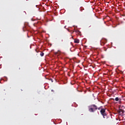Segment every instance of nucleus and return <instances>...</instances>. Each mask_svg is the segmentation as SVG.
<instances>
[{"label":"nucleus","instance_id":"nucleus-12","mask_svg":"<svg viewBox=\"0 0 125 125\" xmlns=\"http://www.w3.org/2000/svg\"><path fill=\"white\" fill-rule=\"evenodd\" d=\"M98 110H100V107L98 108Z\"/></svg>","mask_w":125,"mask_h":125},{"label":"nucleus","instance_id":"nucleus-2","mask_svg":"<svg viewBox=\"0 0 125 125\" xmlns=\"http://www.w3.org/2000/svg\"><path fill=\"white\" fill-rule=\"evenodd\" d=\"M98 107L97 106H96L95 104H92L90 105L89 107V111L91 112H95L96 110H97Z\"/></svg>","mask_w":125,"mask_h":125},{"label":"nucleus","instance_id":"nucleus-14","mask_svg":"<svg viewBox=\"0 0 125 125\" xmlns=\"http://www.w3.org/2000/svg\"><path fill=\"white\" fill-rule=\"evenodd\" d=\"M49 21H52V20H49Z\"/></svg>","mask_w":125,"mask_h":125},{"label":"nucleus","instance_id":"nucleus-6","mask_svg":"<svg viewBox=\"0 0 125 125\" xmlns=\"http://www.w3.org/2000/svg\"><path fill=\"white\" fill-rule=\"evenodd\" d=\"M40 55L42 57V56L44 55V53H42V52H40Z\"/></svg>","mask_w":125,"mask_h":125},{"label":"nucleus","instance_id":"nucleus-7","mask_svg":"<svg viewBox=\"0 0 125 125\" xmlns=\"http://www.w3.org/2000/svg\"><path fill=\"white\" fill-rule=\"evenodd\" d=\"M113 100H115V101H119V98L116 97L115 99H113Z\"/></svg>","mask_w":125,"mask_h":125},{"label":"nucleus","instance_id":"nucleus-15","mask_svg":"<svg viewBox=\"0 0 125 125\" xmlns=\"http://www.w3.org/2000/svg\"><path fill=\"white\" fill-rule=\"evenodd\" d=\"M19 70H20V68H19Z\"/></svg>","mask_w":125,"mask_h":125},{"label":"nucleus","instance_id":"nucleus-4","mask_svg":"<svg viewBox=\"0 0 125 125\" xmlns=\"http://www.w3.org/2000/svg\"><path fill=\"white\" fill-rule=\"evenodd\" d=\"M75 43H80V40L79 39H75L74 40Z\"/></svg>","mask_w":125,"mask_h":125},{"label":"nucleus","instance_id":"nucleus-5","mask_svg":"<svg viewBox=\"0 0 125 125\" xmlns=\"http://www.w3.org/2000/svg\"><path fill=\"white\" fill-rule=\"evenodd\" d=\"M48 81H49V83H53V80L51 78H48Z\"/></svg>","mask_w":125,"mask_h":125},{"label":"nucleus","instance_id":"nucleus-9","mask_svg":"<svg viewBox=\"0 0 125 125\" xmlns=\"http://www.w3.org/2000/svg\"><path fill=\"white\" fill-rule=\"evenodd\" d=\"M51 91H52V92H54V90H52Z\"/></svg>","mask_w":125,"mask_h":125},{"label":"nucleus","instance_id":"nucleus-3","mask_svg":"<svg viewBox=\"0 0 125 125\" xmlns=\"http://www.w3.org/2000/svg\"><path fill=\"white\" fill-rule=\"evenodd\" d=\"M124 113H125V110H124V109H120L118 111V113L119 115H120V116H124Z\"/></svg>","mask_w":125,"mask_h":125},{"label":"nucleus","instance_id":"nucleus-1","mask_svg":"<svg viewBox=\"0 0 125 125\" xmlns=\"http://www.w3.org/2000/svg\"><path fill=\"white\" fill-rule=\"evenodd\" d=\"M100 113L103 116L104 119L106 118V121L107 123H110V122H111V119L110 117H108V116H107V113H106V110L105 109L102 108L100 111Z\"/></svg>","mask_w":125,"mask_h":125},{"label":"nucleus","instance_id":"nucleus-10","mask_svg":"<svg viewBox=\"0 0 125 125\" xmlns=\"http://www.w3.org/2000/svg\"><path fill=\"white\" fill-rule=\"evenodd\" d=\"M46 76L47 75H45V78L46 80L47 79V78H46Z\"/></svg>","mask_w":125,"mask_h":125},{"label":"nucleus","instance_id":"nucleus-11","mask_svg":"<svg viewBox=\"0 0 125 125\" xmlns=\"http://www.w3.org/2000/svg\"><path fill=\"white\" fill-rule=\"evenodd\" d=\"M49 44L50 45H51V44L48 43V45H49Z\"/></svg>","mask_w":125,"mask_h":125},{"label":"nucleus","instance_id":"nucleus-8","mask_svg":"<svg viewBox=\"0 0 125 125\" xmlns=\"http://www.w3.org/2000/svg\"><path fill=\"white\" fill-rule=\"evenodd\" d=\"M2 93H3V94H6V92H5V90H3L2 91Z\"/></svg>","mask_w":125,"mask_h":125},{"label":"nucleus","instance_id":"nucleus-13","mask_svg":"<svg viewBox=\"0 0 125 125\" xmlns=\"http://www.w3.org/2000/svg\"><path fill=\"white\" fill-rule=\"evenodd\" d=\"M35 50H36V52H38V51H37V49H36Z\"/></svg>","mask_w":125,"mask_h":125}]
</instances>
